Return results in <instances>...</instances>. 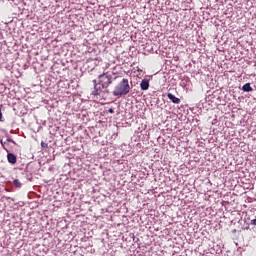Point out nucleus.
I'll list each match as a JSON object with an SVG mask.
<instances>
[{
	"instance_id": "9",
	"label": "nucleus",
	"mask_w": 256,
	"mask_h": 256,
	"mask_svg": "<svg viewBox=\"0 0 256 256\" xmlns=\"http://www.w3.org/2000/svg\"><path fill=\"white\" fill-rule=\"evenodd\" d=\"M41 147H43V149H45V147H47V143L41 142Z\"/></svg>"
},
{
	"instance_id": "8",
	"label": "nucleus",
	"mask_w": 256,
	"mask_h": 256,
	"mask_svg": "<svg viewBox=\"0 0 256 256\" xmlns=\"http://www.w3.org/2000/svg\"><path fill=\"white\" fill-rule=\"evenodd\" d=\"M108 113L113 114V113H115V110H113V108H109V109H108Z\"/></svg>"
},
{
	"instance_id": "3",
	"label": "nucleus",
	"mask_w": 256,
	"mask_h": 256,
	"mask_svg": "<svg viewBox=\"0 0 256 256\" xmlns=\"http://www.w3.org/2000/svg\"><path fill=\"white\" fill-rule=\"evenodd\" d=\"M7 159L8 163H10L11 165H15V163H17V156L13 153H8Z\"/></svg>"
},
{
	"instance_id": "7",
	"label": "nucleus",
	"mask_w": 256,
	"mask_h": 256,
	"mask_svg": "<svg viewBox=\"0 0 256 256\" xmlns=\"http://www.w3.org/2000/svg\"><path fill=\"white\" fill-rule=\"evenodd\" d=\"M13 183H14L15 187H18V188L21 187V182H20L18 179H15V180L13 181Z\"/></svg>"
},
{
	"instance_id": "2",
	"label": "nucleus",
	"mask_w": 256,
	"mask_h": 256,
	"mask_svg": "<svg viewBox=\"0 0 256 256\" xmlns=\"http://www.w3.org/2000/svg\"><path fill=\"white\" fill-rule=\"evenodd\" d=\"M131 91V86L129 85V79L123 78L113 90L114 97H125Z\"/></svg>"
},
{
	"instance_id": "11",
	"label": "nucleus",
	"mask_w": 256,
	"mask_h": 256,
	"mask_svg": "<svg viewBox=\"0 0 256 256\" xmlns=\"http://www.w3.org/2000/svg\"><path fill=\"white\" fill-rule=\"evenodd\" d=\"M3 119V113L1 112V108H0V121Z\"/></svg>"
},
{
	"instance_id": "10",
	"label": "nucleus",
	"mask_w": 256,
	"mask_h": 256,
	"mask_svg": "<svg viewBox=\"0 0 256 256\" xmlns=\"http://www.w3.org/2000/svg\"><path fill=\"white\" fill-rule=\"evenodd\" d=\"M7 141H8V143H15V141H13V139H11V138H8Z\"/></svg>"
},
{
	"instance_id": "1",
	"label": "nucleus",
	"mask_w": 256,
	"mask_h": 256,
	"mask_svg": "<svg viewBox=\"0 0 256 256\" xmlns=\"http://www.w3.org/2000/svg\"><path fill=\"white\" fill-rule=\"evenodd\" d=\"M114 75L115 73L113 72H104L98 76V82L97 80H93L94 89L92 95L94 97H103V89H108L109 85H112L113 81L117 79V77L113 78Z\"/></svg>"
},
{
	"instance_id": "6",
	"label": "nucleus",
	"mask_w": 256,
	"mask_h": 256,
	"mask_svg": "<svg viewBox=\"0 0 256 256\" xmlns=\"http://www.w3.org/2000/svg\"><path fill=\"white\" fill-rule=\"evenodd\" d=\"M242 91L245 93H251V91H253V87H251L250 83H246L242 86Z\"/></svg>"
},
{
	"instance_id": "12",
	"label": "nucleus",
	"mask_w": 256,
	"mask_h": 256,
	"mask_svg": "<svg viewBox=\"0 0 256 256\" xmlns=\"http://www.w3.org/2000/svg\"><path fill=\"white\" fill-rule=\"evenodd\" d=\"M0 143H1L2 147L5 146V142H3V140H0Z\"/></svg>"
},
{
	"instance_id": "5",
	"label": "nucleus",
	"mask_w": 256,
	"mask_h": 256,
	"mask_svg": "<svg viewBox=\"0 0 256 256\" xmlns=\"http://www.w3.org/2000/svg\"><path fill=\"white\" fill-rule=\"evenodd\" d=\"M140 89L142 91H147V89H149V80L143 79L140 83Z\"/></svg>"
},
{
	"instance_id": "4",
	"label": "nucleus",
	"mask_w": 256,
	"mask_h": 256,
	"mask_svg": "<svg viewBox=\"0 0 256 256\" xmlns=\"http://www.w3.org/2000/svg\"><path fill=\"white\" fill-rule=\"evenodd\" d=\"M167 97L168 99H170V101H172V103H175V105H179V103H181V99L175 97V95H173L172 93H168Z\"/></svg>"
}]
</instances>
